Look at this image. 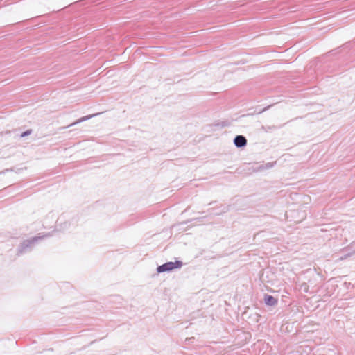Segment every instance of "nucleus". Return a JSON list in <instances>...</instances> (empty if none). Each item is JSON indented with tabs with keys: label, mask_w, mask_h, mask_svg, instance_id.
Wrapping results in <instances>:
<instances>
[{
	"label": "nucleus",
	"mask_w": 355,
	"mask_h": 355,
	"mask_svg": "<svg viewBox=\"0 0 355 355\" xmlns=\"http://www.w3.org/2000/svg\"><path fill=\"white\" fill-rule=\"evenodd\" d=\"M264 302L268 306H275L277 304V300L271 295H266L264 297Z\"/></svg>",
	"instance_id": "3"
},
{
	"label": "nucleus",
	"mask_w": 355,
	"mask_h": 355,
	"mask_svg": "<svg viewBox=\"0 0 355 355\" xmlns=\"http://www.w3.org/2000/svg\"><path fill=\"white\" fill-rule=\"evenodd\" d=\"M234 145L238 148H242L246 146L247 139L243 135H237L234 139Z\"/></svg>",
	"instance_id": "2"
},
{
	"label": "nucleus",
	"mask_w": 355,
	"mask_h": 355,
	"mask_svg": "<svg viewBox=\"0 0 355 355\" xmlns=\"http://www.w3.org/2000/svg\"><path fill=\"white\" fill-rule=\"evenodd\" d=\"M349 248L352 250V252L349 253V255H352L353 254H355V241L352 243V244L349 246Z\"/></svg>",
	"instance_id": "5"
},
{
	"label": "nucleus",
	"mask_w": 355,
	"mask_h": 355,
	"mask_svg": "<svg viewBox=\"0 0 355 355\" xmlns=\"http://www.w3.org/2000/svg\"><path fill=\"white\" fill-rule=\"evenodd\" d=\"M98 114H92V115H88V116H84V117H82L80 119H79L78 121H76L75 123H72L71 125H73L74 124H76V123H78L80 122H82V121H86L96 115H98Z\"/></svg>",
	"instance_id": "4"
},
{
	"label": "nucleus",
	"mask_w": 355,
	"mask_h": 355,
	"mask_svg": "<svg viewBox=\"0 0 355 355\" xmlns=\"http://www.w3.org/2000/svg\"><path fill=\"white\" fill-rule=\"evenodd\" d=\"M30 133H31V131H30V130L26 131V132H23V133L21 135V137H25V136H26V135H29Z\"/></svg>",
	"instance_id": "6"
},
{
	"label": "nucleus",
	"mask_w": 355,
	"mask_h": 355,
	"mask_svg": "<svg viewBox=\"0 0 355 355\" xmlns=\"http://www.w3.org/2000/svg\"><path fill=\"white\" fill-rule=\"evenodd\" d=\"M182 263L180 261L175 262H168L157 268V272H169L175 268H180Z\"/></svg>",
	"instance_id": "1"
}]
</instances>
